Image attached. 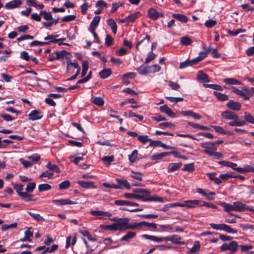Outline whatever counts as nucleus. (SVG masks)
<instances>
[{"label":"nucleus","instance_id":"obj_16","mask_svg":"<svg viewBox=\"0 0 254 254\" xmlns=\"http://www.w3.org/2000/svg\"><path fill=\"white\" fill-rule=\"evenodd\" d=\"M52 202L53 203L58 205H65V204H73L75 203L73 202L72 201L68 199H55L53 200Z\"/></svg>","mask_w":254,"mask_h":254},{"label":"nucleus","instance_id":"obj_51","mask_svg":"<svg viewBox=\"0 0 254 254\" xmlns=\"http://www.w3.org/2000/svg\"><path fill=\"white\" fill-rule=\"evenodd\" d=\"M101 227L104 228V229L112 230V231H117L118 230L117 224L116 223H113L111 225H108L106 226L101 225Z\"/></svg>","mask_w":254,"mask_h":254},{"label":"nucleus","instance_id":"obj_40","mask_svg":"<svg viewBox=\"0 0 254 254\" xmlns=\"http://www.w3.org/2000/svg\"><path fill=\"white\" fill-rule=\"evenodd\" d=\"M46 167L51 171H54L56 173H60V169L58 166L55 164H52L51 162H49L46 165Z\"/></svg>","mask_w":254,"mask_h":254},{"label":"nucleus","instance_id":"obj_14","mask_svg":"<svg viewBox=\"0 0 254 254\" xmlns=\"http://www.w3.org/2000/svg\"><path fill=\"white\" fill-rule=\"evenodd\" d=\"M148 16L154 20H157L159 17V12L154 8H150L147 11Z\"/></svg>","mask_w":254,"mask_h":254},{"label":"nucleus","instance_id":"obj_38","mask_svg":"<svg viewBox=\"0 0 254 254\" xmlns=\"http://www.w3.org/2000/svg\"><path fill=\"white\" fill-rule=\"evenodd\" d=\"M214 94L220 101H224L228 100V97L226 94H224L217 91H214Z\"/></svg>","mask_w":254,"mask_h":254},{"label":"nucleus","instance_id":"obj_23","mask_svg":"<svg viewBox=\"0 0 254 254\" xmlns=\"http://www.w3.org/2000/svg\"><path fill=\"white\" fill-rule=\"evenodd\" d=\"M137 70L139 74L145 75L151 73L150 66L141 65L137 68Z\"/></svg>","mask_w":254,"mask_h":254},{"label":"nucleus","instance_id":"obj_24","mask_svg":"<svg viewBox=\"0 0 254 254\" xmlns=\"http://www.w3.org/2000/svg\"><path fill=\"white\" fill-rule=\"evenodd\" d=\"M77 184L80 186L81 187L84 188L88 189L90 188H96V187L94 185L93 182H85L84 181H78L77 182Z\"/></svg>","mask_w":254,"mask_h":254},{"label":"nucleus","instance_id":"obj_7","mask_svg":"<svg viewBox=\"0 0 254 254\" xmlns=\"http://www.w3.org/2000/svg\"><path fill=\"white\" fill-rule=\"evenodd\" d=\"M129 221V219L126 217L122 218V220L117 223L118 230L120 231L128 229V226Z\"/></svg>","mask_w":254,"mask_h":254},{"label":"nucleus","instance_id":"obj_21","mask_svg":"<svg viewBox=\"0 0 254 254\" xmlns=\"http://www.w3.org/2000/svg\"><path fill=\"white\" fill-rule=\"evenodd\" d=\"M201 203V200H188L186 201V207L193 208L196 205H199Z\"/></svg>","mask_w":254,"mask_h":254},{"label":"nucleus","instance_id":"obj_47","mask_svg":"<svg viewBox=\"0 0 254 254\" xmlns=\"http://www.w3.org/2000/svg\"><path fill=\"white\" fill-rule=\"evenodd\" d=\"M203 85L205 87L210 88L213 89L214 90H219V91L223 90L222 87L219 85L213 84H204Z\"/></svg>","mask_w":254,"mask_h":254},{"label":"nucleus","instance_id":"obj_53","mask_svg":"<svg viewBox=\"0 0 254 254\" xmlns=\"http://www.w3.org/2000/svg\"><path fill=\"white\" fill-rule=\"evenodd\" d=\"M70 183L68 180H65L62 182L59 185L60 190H65L68 189L70 187Z\"/></svg>","mask_w":254,"mask_h":254},{"label":"nucleus","instance_id":"obj_56","mask_svg":"<svg viewBox=\"0 0 254 254\" xmlns=\"http://www.w3.org/2000/svg\"><path fill=\"white\" fill-rule=\"evenodd\" d=\"M17 223H14L10 225H6L4 224L2 226L1 230L2 231H6L7 230L11 228H15L17 226Z\"/></svg>","mask_w":254,"mask_h":254},{"label":"nucleus","instance_id":"obj_9","mask_svg":"<svg viewBox=\"0 0 254 254\" xmlns=\"http://www.w3.org/2000/svg\"><path fill=\"white\" fill-rule=\"evenodd\" d=\"M28 116L29 120L32 121L39 120L43 117V114L42 112L36 110L31 111Z\"/></svg>","mask_w":254,"mask_h":254},{"label":"nucleus","instance_id":"obj_54","mask_svg":"<svg viewBox=\"0 0 254 254\" xmlns=\"http://www.w3.org/2000/svg\"><path fill=\"white\" fill-rule=\"evenodd\" d=\"M138 140L144 144L146 142H149V141H151V139L149 138L148 136L146 135H139L138 136Z\"/></svg>","mask_w":254,"mask_h":254},{"label":"nucleus","instance_id":"obj_20","mask_svg":"<svg viewBox=\"0 0 254 254\" xmlns=\"http://www.w3.org/2000/svg\"><path fill=\"white\" fill-rule=\"evenodd\" d=\"M100 20V17L99 16H95L90 23L89 30H95L98 25Z\"/></svg>","mask_w":254,"mask_h":254},{"label":"nucleus","instance_id":"obj_55","mask_svg":"<svg viewBox=\"0 0 254 254\" xmlns=\"http://www.w3.org/2000/svg\"><path fill=\"white\" fill-rule=\"evenodd\" d=\"M200 247L199 242L195 241L193 244V247L190 249V252L191 253H196L197 252Z\"/></svg>","mask_w":254,"mask_h":254},{"label":"nucleus","instance_id":"obj_31","mask_svg":"<svg viewBox=\"0 0 254 254\" xmlns=\"http://www.w3.org/2000/svg\"><path fill=\"white\" fill-rule=\"evenodd\" d=\"M19 196L22 197V198L26 201H35V199H33L32 197H33V195L31 194H29L26 192H22L19 193Z\"/></svg>","mask_w":254,"mask_h":254},{"label":"nucleus","instance_id":"obj_11","mask_svg":"<svg viewBox=\"0 0 254 254\" xmlns=\"http://www.w3.org/2000/svg\"><path fill=\"white\" fill-rule=\"evenodd\" d=\"M58 248V245L56 244H54L52 246L51 248H46L45 246H40L38 248H37L35 249L36 251H41L42 249H45V251H43L42 252V254H45L47 253V252L52 253L55 251H56Z\"/></svg>","mask_w":254,"mask_h":254},{"label":"nucleus","instance_id":"obj_29","mask_svg":"<svg viewBox=\"0 0 254 254\" xmlns=\"http://www.w3.org/2000/svg\"><path fill=\"white\" fill-rule=\"evenodd\" d=\"M136 236V234L133 232H128L126 235L122 237L121 241L129 242L130 240L134 238Z\"/></svg>","mask_w":254,"mask_h":254},{"label":"nucleus","instance_id":"obj_27","mask_svg":"<svg viewBox=\"0 0 254 254\" xmlns=\"http://www.w3.org/2000/svg\"><path fill=\"white\" fill-rule=\"evenodd\" d=\"M112 73V72L110 68H105L100 72L99 75L101 78L105 79L108 77Z\"/></svg>","mask_w":254,"mask_h":254},{"label":"nucleus","instance_id":"obj_61","mask_svg":"<svg viewBox=\"0 0 254 254\" xmlns=\"http://www.w3.org/2000/svg\"><path fill=\"white\" fill-rule=\"evenodd\" d=\"M114 39L110 35H107L105 38V45L106 46H110L113 44Z\"/></svg>","mask_w":254,"mask_h":254},{"label":"nucleus","instance_id":"obj_17","mask_svg":"<svg viewBox=\"0 0 254 254\" xmlns=\"http://www.w3.org/2000/svg\"><path fill=\"white\" fill-rule=\"evenodd\" d=\"M196 192L205 196L208 200L214 199V196L215 195V193L214 192H209V193H206L200 188L197 189Z\"/></svg>","mask_w":254,"mask_h":254},{"label":"nucleus","instance_id":"obj_42","mask_svg":"<svg viewBox=\"0 0 254 254\" xmlns=\"http://www.w3.org/2000/svg\"><path fill=\"white\" fill-rule=\"evenodd\" d=\"M91 101L93 103L99 106H103L104 103L103 99L100 97L92 98Z\"/></svg>","mask_w":254,"mask_h":254},{"label":"nucleus","instance_id":"obj_8","mask_svg":"<svg viewBox=\"0 0 254 254\" xmlns=\"http://www.w3.org/2000/svg\"><path fill=\"white\" fill-rule=\"evenodd\" d=\"M221 116L223 119L226 120L239 119L238 116L236 114L229 110L222 112Z\"/></svg>","mask_w":254,"mask_h":254},{"label":"nucleus","instance_id":"obj_22","mask_svg":"<svg viewBox=\"0 0 254 254\" xmlns=\"http://www.w3.org/2000/svg\"><path fill=\"white\" fill-rule=\"evenodd\" d=\"M116 181L118 183V185H116L117 186H120L121 189L122 188V187H124L127 189H130L131 187L129 183L127 181V180L123 179H116Z\"/></svg>","mask_w":254,"mask_h":254},{"label":"nucleus","instance_id":"obj_18","mask_svg":"<svg viewBox=\"0 0 254 254\" xmlns=\"http://www.w3.org/2000/svg\"><path fill=\"white\" fill-rule=\"evenodd\" d=\"M182 164L181 163H171L168 164L167 167V170L168 172H173L174 171H177L179 170L181 167L182 166Z\"/></svg>","mask_w":254,"mask_h":254},{"label":"nucleus","instance_id":"obj_63","mask_svg":"<svg viewBox=\"0 0 254 254\" xmlns=\"http://www.w3.org/2000/svg\"><path fill=\"white\" fill-rule=\"evenodd\" d=\"M54 174L50 172L49 171L43 172L40 176V178L42 177H48L49 179H52L53 178Z\"/></svg>","mask_w":254,"mask_h":254},{"label":"nucleus","instance_id":"obj_58","mask_svg":"<svg viewBox=\"0 0 254 254\" xmlns=\"http://www.w3.org/2000/svg\"><path fill=\"white\" fill-rule=\"evenodd\" d=\"M208 155L209 156H214L217 159H221L224 157V155L221 152H215V151H213L212 152H207Z\"/></svg>","mask_w":254,"mask_h":254},{"label":"nucleus","instance_id":"obj_52","mask_svg":"<svg viewBox=\"0 0 254 254\" xmlns=\"http://www.w3.org/2000/svg\"><path fill=\"white\" fill-rule=\"evenodd\" d=\"M40 15L42 16L43 18L47 20H52L53 17L50 12H48L46 11H42L40 12Z\"/></svg>","mask_w":254,"mask_h":254},{"label":"nucleus","instance_id":"obj_39","mask_svg":"<svg viewBox=\"0 0 254 254\" xmlns=\"http://www.w3.org/2000/svg\"><path fill=\"white\" fill-rule=\"evenodd\" d=\"M218 163L223 166L229 167L231 168L233 170H234L235 167H236L237 166V164L236 163L226 161H220L218 162Z\"/></svg>","mask_w":254,"mask_h":254},{"label":"nucleus","instance_id":"obj_2","mask_svg":"<svg viewBox=\"0 0 254 254\" xmlns=\"http://www.w3.org/2000/svg\"><path fill=\"white\" fill-rule=\"evenodd\" d=\"M210 227L216 230L224 231L230 234H237V231L236 229L231 228L229 226L225 224H214L210 223Z\"/></svg>","mask_w":254,"mask_h":254},{"label":"nucleus","instance_id":"obj_57","mask_svg":"<svg viewBox=\"0 0 254 254\" xmlns=\"http://www.w3.org/2000/svg\"><path fill=\"white\" fill-rule=\"evenodd\" d=\"M199 55H200L199 56L193 59L192 62L195 61H196L197 63L200 62L201 61H202L203 59H204L206 57L207 53H206L205 51H203V52H201L199 53Z\"/></svg>","mask_w":254,"mask_h":254},{"label":"nucleus","instance_id":"obj_28","mask_svg":"<svg viewBox=\"0 0 254 254\" xmlns=\"http://www.w3.org/2000/svg\"><path fill=\"white\" fill-rule=\"evenodd\" d=\"M221 205L224 207L225 211L227 212L228 213H230V212H231L232 211H235V207L233 206V203L232 204H230L229 203L223 202H221Z\"/></svg>","mask_w":254,"mask_h":254},{"label":"nucleus","instance_id":"obj_50","mask_svg":"<svg viewBox=\"0 0 254 254\" xmlns=\"http://www.w3.org/2000/svg\"><path fill=\"white\" fill-rule=\"evenodd\" d=\"M131 177L135 180H138V181H142V174L139 172H135L133 171H131Z\"/></svg>","mask_w":254,"mask_h":254},{"label":"nucleus","instance_id":"obj_41","mask_svg":"<svg viewBox=\"0 0 254 254\" xmlns=\"http://www.w3.org/2000/svg\"><path fill=\"white\" fill-rule=\"evenodd\" d=\"M212 127L215 130L219 133H221L224 134H231L229 131L224 130L223 128L220 126H212Z\"/></svg>","mask_w":254,"mask_h":254},{"label":"nucleus","instance_id":"obj_49","mask_svg":"<svg viewBox=\"0 0 254 254\" xmlns=\"http://www.w3.org/2000/svg\"><path fill=\"white\" fill-rule=\"evenodd\" d=\"M244 118L246 122L254 124V117L252 116L249 113L245 112L244 113Z\"/></svg>","mask_w":254,"mask_h":254},{"label":"nucleus","instance_id":"obj_5","mask_svg":"<svg viewBox=\"0 0 254 254\" xmlns=\"http://www.w3.org/2000/svg\"><path fill=\"white\" fill-rule=\"evenodd\" d=\"M233 206L235 207V211L241 212L245 210H250L251 207L248 205L240 202L235 201L233 202Z\"/></svg>","mask_w":254,"mask_h":254},{"label":"nucleus","instance_id":"obj_6","mask_svg":"<svg viewBox=\"0 0 254 254\" xmlns=\"http://www.w3.org/2000/svg\"><path fill=\"white\" fill-rule=\"evenodd\" d=\"M133 191L138 193L136 194L137 196H139V197H137V199L143 198L144 200H145L146 198L148 197L150 194L149 191L142 189H136L133 190Z\"/></svg>","mask_w":254,"mask_h":254},{"label":"nucleus","instance_id":"obj_15","mask_svg":"<svg viewBox=\"0 0 254 254\" xmlns=\"http://www.w3.org/2000/svg\"><path fill=\"white\" fill-rule=\"evenodd\" d=\"M115 204L117 205H127V206H137L138 204L136 203L127 201V200H117L115 201Z\"/></svg>","mask_w":254,"mask_h":254},{"label":"nucleus","instance_id":"obj_26","mask_svg":"<svg viewBox=\"0 0 254 254\" xmlns=\"http://www.w3.org/2000/svg\"><path fill=\"white\" fill-rule=\"evenodd\" d=\"M172 16L174 18L184 23H186L188 21V18L185 15L174 13L172 14Z\"/></svg>","mask_w":254,"mask_h":254},{"label":"nucleus","instance_id":"obj_1","mask_svg":"<svg viewBox=\"0 0 254 254\" xmlns=\"http://www.w3.org/2000/svg\"><path fill=\"white\" fill-rule=\"evenodd\" d=\"M231 89L233 92L243 97L245 100H249L253 95L251 89H249L246 87H243L242 90H239L237 88L233 86L232 87Z\"/></svg>","mask_w":254,"mask_h":254},{"label":"nucleus","instance_id":"obj_45","mask_svg":"<svg viewBox=\"0 0 254 254\" xmlns=\"http://www.w3.org/2000/svg\"><path fill=\"white\" fill-rule=\"evenodd\" d=\"M138 156V151L137 150H133L131 154L128 156V159L131 163L135 162Z\"/></svg>","mask_w":254,"mask_h":254},{"label":"nucleus","instance_id":"obj_60","mask_svg":"<svg viewBox=\"0 0 254 254\" xmlns=\"http://www.w3.org/2000/svg\"><path fill=\"white\" fill-rule=\"evenodd\" d=\"M158 126L162 128H167V127H170V128H174L175 127V125L169 122H165V123H160L158 125Z\"/></svg>","mask_w":254,"mask_h":254},{"label":"nucleus","instance_id":"obj_34","mask_svg":"<svg viewBox=\"0 0 254 254\" xmlns=\"http://www.w3.org/2000/svg\"><path fill=\"white\" fill-rule=\"evenodd\" d=\"M140 16L139 12L137 11L134 13L131 14L127 17L128 22H133L135 19L138 18Z\"/></svg>","mask_w":254,"mask_h":254},{"label":"nucleus","instance_id":"obj_35","mask_svg":"<svg viewBox=\"0 0 254 254\" xmlns=\"http://www.w3.org/2000/svg\"><path fill=\"white\" fill-rule=\"evenodd\" d=\"M58 37V35H50L45 38V40L48 41L46 43H49L50 45L51 43H58L60 40H57L56 38Z\"/></svg>","mask_w":254,"mask_h":254},{"label":"nucleus","instance_id":"obj_12","mask_svg":"<svg viewBox=\"0 0 254 254\" xmlns=\"http://www.w3.org/2000/svg\"><path fill=\"white\" fill-rule=\"evenodd\" d=\"M159 109L162 113H165L169 117L174 118L176 114L173 111L166 105H164L160 107Z\"/></svg>","mask_w":254,"mask_h":254},{"label":"nucleus","instance_id":"obj_4","mask_svg":"<svg viewBox=\"0 0 254 254\" xmlns=\"http://www.w3.org/2000/svg\"><path fill=\"white\" fill-rule=\"evenodd\" d=\"M200 146L204 149L203 152L207 154H208L207 152H212L213 151H215L217 150V147L215 145V143L211 142H201L200 143Z\"/></svg>","mask_w":254,"mask_h":254},{"label":"nucleus","instance_id":"obj_37","mask_svg":"<svg viewBox=\"0 0 254 254\" xmlns=\"http://www.w3.org/2000/svg\"><path fill=\"white\" fill-rule=\"evenodd\" d=\"M102 160L106 165L109 166L112 162L115 161L114 156L113 155L104 156L102 158Z\"/></svg>","mask_w":254,"mask_h":254},{"label":"nucleus","instance_id":"obj_19","mask_svg":"<svg viewBox=\"0 0 254 254\" xmlns=\"http://www.w3.org/2000/svg\"><path fill=\"white\" fill-rule=\"evenodd\" d=\"M197 79L200 82H209L210 80L208 76L202 71H199L197 74Z\"/></svg>","mask_w":254,"mask_h":254},{"label":"nucleus","instance_id":"obj_62","mask_svg":"<svg viewBox=\"0 0 254 254\" xmlns=\"http://www.w3.org/2000/svg\"><path fill=\"white\" fill-rule=\"evenodd\" d=\"M35 186L36 184L35 183H29L27 184L25 190L27 192H31L35 188Z\"/></svg>","mask_w":254,"mask_h":254},{"label":"nucleus","instance_id":"obj_3","mask_svg":"<svg viewBox=\"0 0 254 254\" xmlns=\"http://www.w3.org/2000/svg\"><path fill=\"white\" fill-rule=\"evenodd\" d=\"M239 247V245L237 242L231 241L229 243H225L223 244L221 246L220 249L222 251L229 250L231 253L234 254L237 251Z\"/></svg>","mask_w":254,"mask_h":254},{"label":"nucleus","instance_id":"obj_33","mask_svg":"<svg viewBox=\"0 0 254 254\" xmlns=\"http://www.w3.org/2000/svg\"><path fill=\"white\" fill-rule=\"evenodd\" d=\"M91 213L94 216H105L108 217H110L112 216V214L108 212H105L103 211H95L93 210L91 211Z\"/></svg>","mask_w":254,"mask_h":254},{"label":"nucleus","instance_id":"obj_59","mask_svg":"<svg viewBox=\"0 0 254 254\" xmlns=\"http://www.w3.org/2000/svg\"><path fill=\"white\" fill-rule=\"evenodd\" d=\"M28 213L37 221H44V219L39 214H35L31 212H28Z\"/></svg>","mask_w":254,"mask_h":254},{"label":"nucleus","instance_id":"obj_44","mask_svg":"<svg viewBox=\"0 0 254 254\" xmlns=\"http://www.w3.org/2000/svg\"><path fill=\"white\" fill-rule=\"evenodd\" d=\"M82 72H81V76L84 77L87 73L88 69V63L86 61H83L82 64Z\"/></svg>","mask_w":254,"mask_h":254},{"label":"nucleus","instance_id":"obj_32","mask_svg":"<svg viewBox=\"0 0 254 254\" xmlns=\"http://www.w3.org/2000/svg\"><path fill=\"white\" fill-rule=\"evenodd\" d=\"M223 81L229 85H240L241 82L238 80L235 79L233 78H225Z\"/></svg>","mask_w":254,"mask_h":254},{"label":"nucleus","instance_id":"obj_10","mask_svg":"<svg viewBox=\"0 0 254 254\" xmlns=\"http://www.w3.org/2000/svg\"><path fill=\"white\" fill-rule=\"evenodd\" d=\"M227 107L232 110L238 111L241 109V104L238 102L230 100L227 103Z\"/></svg>","mask_w":254,"mask_h":254},{"label":"nucleus","instance_id":"obj_30","mask_svg":"<svg viewBox=\"0 0 254 254\" xmlns=\"http://www.w3.org/2000/svg\"><path fill=\"white\" fill-rule=\"evenodd\" d=\"M107 24L111 27L113 32L115 34L117 31V26L115 20L112 18L107 21Z\"/></svg>","mask_w":254,"mask_h":254},{"label":"nucleus","instance_id":"obj_13","mask_svg":"<svg viewBox=\"0 0 254 254\" xmlns=\"http://www.w3.org/2000/svg\"><path fill=\"white\" fill-rule=\"evenodd\" d=\"M22 3L21 0H13L6 3L5 5V7L7 9H13L19 6Z\"/></svg>","mask_w":254,"mask_h":254},{"label":"nucleus","instance_id":"obj_36","mask_svg":"<svg viewBox=\"0 0 254 254\" xmlns=\"http://www.w3.org/2000/svg\"><path fill=\"white\" fill-rule=\"evenodd\" d=\"M197 64V62L195 61L192 62V60L191 61L188 60V61H186L184 62L181 63L180 64L179 67L181 69H183V68H186L189 66H190V65H192V64Z\"/></svg>","mask_w":254,"mask_h":254},{"label":"nucleus","instance_id":"obj_48","mask_svg":"<svg viewBox=\"0 0 254 254\" xmlns=\"http://www.w3.org/2000/svg\"><path fill=\"white\" fill-rule=\"evenodd\" d=\"M167 156H168V153H167V152H162V153H159L157 154L152 155L151 156V159L153 160H159V159H161L163 157Z\"/></svg>","mask_w":254,"mask_h":254},{"label":"nucleus","instance_id":"obj_43","mask_svg":"<svg viewBox=\"0 0 254 254\" xmlns=\"http://www.w3.org/2000/svg\"><path fill=\"white\" fill-rule=\"evenodd\" d=\"M181 43L183 45H190L192 43V40L188 36H184L181 38Z\"/></svg>","mask_w":254,"mask_h":254},{"label":"nucleus","instance_id":"obj_25","mask_svg":"<svg viewBox=\"0 0 254 254\" xmlns=\"http://www.w3.org/2000/svg\"><path fill=\"white\" fill-rule=\"evenodd\" d=\"M166 239L167 241H171L174 244H184L183 242L180 241L181 237L179 235L168 236Z\"/></svg>","mask_w":254,"mask_h":254},{"label":"nucleus","instance_id":"obj_64","mask_svg":"<svg viewBox=\"0 0 254 254\" xmlns=\"http://www.w3.org/2000/svg\"><path fill=\"white\" fill-rule=\"evenodd\" d=\"M194 169L193 163L188 164L184 166L183 170L185 171H192Z\"/></svg>","mask_w":254,"mask_h":254},{"label":"nucleus","instance_id":"obj_46","mask_svg":"<svg viewBox=\"0 0 254 254\" xmlns=\"http://www.w3.org/2000/svg\"><path fill=\"white\" fill-rule=\"evenodd\" d=\"M52 187L48 184H43L39 185L38 189L39 191H44L51 190Z\"/></svg>","mask_w":254,"mask_h":254}]
</instances>
